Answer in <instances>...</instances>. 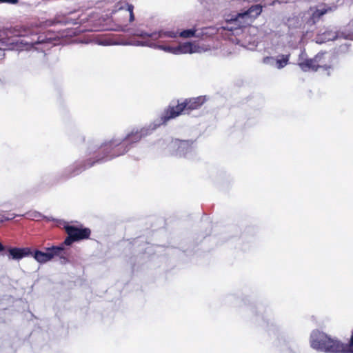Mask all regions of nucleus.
<instances>
[{
	"instance_id": "a211bd4d",
	"label": "nucleus",
	"mask_w": 353,
	"mask_h": 353,
	"mask_svg": "<svg viewBox=\"0 0 353 353\" xmlns=\"http://www.w3.org/2000/svg\"><path fill=\"white\" fill-rule=\"evenodd\" d=\"M196 30L194 29H189L185 30L180 32L179 35L183 38H190L194 36Z\"/></svg>"
},
{
	"instance_id": "f3484780",
	"label": "nucleus",
	"mask_w": 353,
	"mask_h": 353,
	"mask_svg": "<svg viewBox=\"0 0 353 353\" xmlns=\"http://www.w3.org/2000/svg\"><path fill=\"white\" fill-rule=\"evenodd\" d=\"M125 10L129 12V21L133 22L134 21V6L130 3H126Z\"/></svg>"
},
{
	"instance_id": "2eb2a0df",
	"label": "nucleus",
	"mask_w": 353,
	"mask_h": 353,
	"mask_svg": "<svg viewBox=\"0 0 353 353\" xmlns=\"http://www.w3.org/2000/svg\"><path fill=\"white\" fill-rule=\"evenodd\" d=\"M320 57H321L317 54L314 59H307L305 62L299 63V66H320L319 64H316Z\"/></svg>"
},
{
	"instance_id": "9d476101",
	"label": "nucleus",
	"mask_w": 353,
	"mask_h": 353,
	"mask_svg": "<svg viewBox=\"0 0 353 353\" xmlns=\"http://www.w3.org/2000/svg\"><path fill=\"white\" fill-rule=\"evenodd\" d=\"M208 100L207 96H199L185 99L183 102L185 104L187 110H193L199 108Z\"/></svg>"
},
{
	"instance_id": "dca6fc26",
	"label": "nucleus",
	"mask_w": 353,
	"mask_h": 353,
	"mask_svg": "<svg viewBox=\"0 0 353 353\" xmlns=\"http://www.w3.org/2000/svg\"><path fill=\"white\" fill-rule=\"evenodd\" d=\"M159 49L163 50V51L174 54H176V46L170 45H159L157 46Z\"/></svg>"
},
{
	"instance_id": "0eeeda50",
	"label": "nucleus",
	"mask_w": 353,
	"mask_h": 353,
	"mask_svg": "<svg viewBox=\"0 0 353 353\" xmlns=\"http://www.w3.org/2000/svg\"><path fill=\"white\" fill-rule=\"evenodd\" d=\"M187 110L184 102L178 103L176 105H169L161 116L162 123H165L170 119H174Z\"/></svg>"
},
{
	"instance_id": "4468645a",
	"label": "nucleus",
	"mask_w": 353,
	"mask_h": 353,
	"mask_svg": "<svg viewBox=\"0 0 353 353\" xmlns=\"http://www.w3.org/2000/svg\"><path fill=\"white\" fill-rule=\"evenodd\" d=\"M9 254L12 259L19 260L26 256L28 252L24 249L10 248L9 249Z\"/></svg>"
},
{
	"instance_id": "9b49d317",
	"label": "nucleus",
	"mask_w": 353,
	"mask_h": 353,
	"mask_svg": "<svg viewBox=\"0 0 353 353\" xmlns=\"http://www.w3.org/2000/svg\"><path fill=\"white\" fill-rule=\"evenodd\" d=\"M339 37L338 33L332 30H325L318 34L316 37L317 43H324L329 41H334Z\"/></svg>"
},
{
	"instance_id": "39448f33",
	"label": "nucleus",
	"mask_w": 353,
	"mask_h": 353,
	"mask_svg": "<svg viewBox=\"0 0 353 353\" xmlns=\"http://www.w3.org/2000/svg\"><path fill=\"white\" fill-rule=\"evenodd\" d=\"M65 228L68 234V237L64 241L66 245H70L73 241L88 239L90 235V230L88 228L70 225H66Z\"/></svg>"
},
{
	"instance_id": "f03ea898",
	"label": "nucleus",
	"mask_w": 353,
	"mask_h": 353,
	"mask_svg": "<svg viewBox=\"0 0 353 353\" xmlns=\"http://www.w3.org/2000/svg\"><path fill=\"white\" fill-rule=\"evenodd\" d=\"M262 12V6L256 4L252 6L248 10L238 13L234 18L228 20L224 29L233 31L249 25L253 19L258 17Z\"/></svg>"
},
{
	"instance_id": "412c9836",
	"label": "nucleus",
	"mask_w": 353,
	"mask_h": 353,
	"mask_svg": "<svg viewBox=\"0 0 353 353\" xmlns=\"http://www.w3.org/2000/svg\"><path fill=\"white\" fill-rule=\"evenodd\" d=\"M3 250V246L0 243V251H2Z\"/></svg>"
},
{
	"instance_id": "6e6552de",
	"label": "nucleus",
	"mask_w": 353,
	"mask_h": 353,
	"mask_svg": "<svg viewBox=\"0 0 353 353\" xmlns=\"http://www.w3.org/2000/svg\"><path fill=\"white\" fill-rule=\"evenodd\" d=\"M63 250V247L59 246L48 248L46 252L36 251L33 257L37 262L44 263L50 261L54 256L58 255Z\"/></svg>"
},
{
	"instance_id": "1a4fd4ad",
	"label": "nucleus",
	"mask_w": 353,
	"mask_h": 353,
	"mask_svg": "<svg viewBox=\"0 0 353 353\" xmlns=\"http://www.w3.org/2000/svg\"><path fill=\"white\" fill-rule=\"evenodd\" d=\"M290 54H278L276 57H265L263 59L265 65H275L276 66H285L290 64Z\"/></svg>"
},
{
	"instance_id": "f8f14e48",
	"label": "nucleus",
	"mask_w": 353,
	"mask_h": 353,
	"mask_svg": "<svg viewBox=\"0 0 353 353\" xmlns=\"http://www.w3.org/2000/svg\"><path fill=\"white\" fill-rule=\"evenodd\" d=\"M176 54L192 53L196 52V46L192 43L185 42L176 46Z\"/></svg>"
},
{
	"instance_id": "f257e3e1",
	"label": "nucleus",
	"mask_w": 353,
	"mask_h": 353,
	"mask_svg": "<svg viewBox=\"0 0 353 353\" xmlns=\"http://www.w3.org/2000/svg\"><path fill=\"white\" fill-rule=\"evenodd\" d=\"M0 39V55L5 50H31V55L41 60H48L46 51L57 44L52 32H39L37 28H15L3 32Z\"/></svg>"
},
{
	"instance_id": "7ed1b4c3",
	"label": "nucleus",
	"mask_w": 353,
	"mask_h": 353,
	"mask_svg": "<svg viewBox=\"0 0 353 353\" xmlns=\"http://www.w3.org/2000/svg\"><path fill=\"white\" fill-rule=\"evenodd\" d=\"M178 33L174 32L159 31L158 32L148 33L143 31H137L134 35L141 37L143 41H137V46H153L152 41L163 38H175Z\"/></svg>"
},
{
	"instance_id": "aec40b11",
	"label": "nucleus",
	"mask_w": 353,
	"mask_h": 353,
	"mask_svg": "<svg viewBox=\"0 0 353 353\" xmlns=\"http://www.w3.org/2000/svg\"><path fill=\"white\" fill-rule=\"evenodd\" d=\"M347 38L353 40V33L352 34H348Z\"/></svg>"
},
{
	"instance_id": "ddd939ff",
	"label": "nucleus",
	"mask_w": 353,
	"mask_h": 353,
	"mask_svg": "<svg viewBox=\"0 0 353 353\" xmlns=\"http://www.w3.org/2000/svg\"><path fill=\"white\" fill-rule=\"evenodd\" d=\"M148 132L145 129H141V130H133L130 134L127 135L125 139L128 141L136 142L141 139L143 136H146Z\"/></svg>"
},
{
	"instance_id": "423d86ee",
	"label": "nucleus",
	"mask_w": 353,
	"mask_h": 353,
	"mask_svg": "<svg viewBox=\"0 0 353 353\" xmlns=\"http://www.w3.org/2000/svg\"><path fill=\"white\" fill-rule=\"evenodd\" d=\"M331 10L330 7L325 5L319 6L316 8H310L305 14V21L309 26L314 25L322 16Z\"/></svg>"
},
{
	"instance_id": "6ab92c4d",
	"label": "nucleus",
	"mask_w": 353,
	"mask_h": 353,
	"mask_svg": "<svg viewBox=\"0 0 353 353\" xmlns=\"http://www.w3.org/2000/svg\"><path fill=\"white\" fill-rule=\"evenodd\" d=\"M18 2V0H0V3H6L10 4H15Z\"/></svg>"
},
{
	"instance_id": "20e7f679",
	"label": "nucleus",
	"mask_w": 353,
	"mask_h": 353,
	"mask_svg": "<svg viewBox=\"0 0 353 353\" xmlns=\"http://www.w3.org/2000/svg\"><path fill=\"white\" fill-rule=\"evenodd\" d=\"M168 150L173 156L186 157L192 152L194 147L192 143L189 141L176 139L170 143Z\"/></svg>"
}]
</instances>
